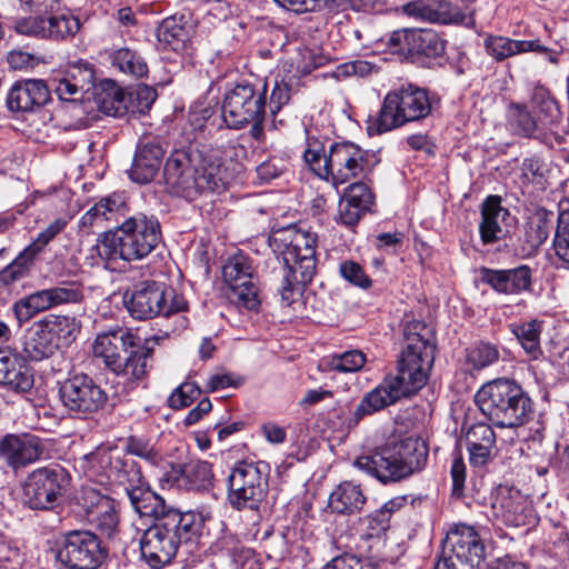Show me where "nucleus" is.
Segmentation results:
<instances>
[{
	"mask_svg": "<svg viewBox=\"0 0 569 569\" xmlns=\"http://www.w3.org/2000/svg\"><path fill=\"white\" fill-rule=\"evenodd\" d=\"M322 569H378L377 566L351 553H343L331 559Z\"/></svg>",
	"mask_w": 569,
	"mask_h": 569,
	"instance_id": "56",
	"label": "nucleus"
},
{
	"mask_svg": "<svg viewBox=\"0 0 569 569\" xmlns=\"http://www.w3.org/2000/svg\"><path fill=\"white\" fill-rule=\"evenodd\" d=\"M499 359V351L490 343H479L467 351L466 362L471 368L480 370Z\"/></svg>",
	"mask_w": 569,
	"mask_h": 569,
	"instance_id": "50",
	"label": "nucleus"
},
{
	"mask_svg": "<svg viewBox=\"0 0 569 569\" xmlns=\"http://www.w3.org/2000/svg\"><path fill=\"white\" fill-rule=\"evenodd\" d=\"M556 256L569 266V197L559 202L558 224L553 237Z\"/></svg>",
	"mask_w": 569,
	"mask_h": 569,
	"instance_id": "45",
	"label": "nucleus"
},
{
	"mask_svg": "<svg viewBox=\"0 0 569 569\" xmlns=\"http://www.w3.org/2000/svg\"><path fill=\"white\" fill-rule=\"evenodd\" d=\"M376 71V64L367 60H350L338 64L332 71V77L337 80H345L350 77H367Z\"/></svg>",
	"mask_w": 569,
	"mask_h": 569,
	"instance_id": "52",
	"label": "nucleus"
},
{
	"mask_svg": "<svg viewBox=\"0 0 569 569\" xmlns=\"http://www.w3.org/2000/svg\"><path fill=\"white\" fill-rule=\"evenodd\" d=\"M222 277L229 287L228 298L240 310H258L260 300L256 283L257 274L252 259L238 252L222 267Z\"/></svg>",
	"mask_w": 569,
	"mask_h": 569,
	"instance_id": "13",
	"label": "nucleus"
},
{
	"mask_svg": "<svg viewBox=\"0 0 569 569\" xmlns=\"http://www.w3.org/2000/svg\"><path fill=\"white\" fill-rule=\"evenodd\" d=\"M542 328L543 321L539 319H532L510 326L511 332L516 336L523 351L531 360H537L542 356V349L540 346Z\"/></svg>",
	"mask_w": 569,
	"mask_h": 569,
	"instance_id": "37",
	"label": "nucleus"
},
{
	"mask_svg": "<svg viewBox=\"0 0 569 569\" xmlns=\"http://www.w3.org/2000/svg\"><path fill=\"white\" fill-rule=\"evenodd\" d=\"M39 321L59 348L61 343L68 345L74 339V332L77 331L74 318L48 315Z\"/></svg>",
	"mask_w": 569,
	"mask_h": 569,
	"instance_id": "44",
	"label": "nucleus"
},
{
	"mask_svg": "<svg viewBox=\"0 0 569 569\" xmlns=\"http://www.w3.org/2000/svg\"><path fill=\"white\" fill-rule=\"evenodd\" d=\"M71 477L62 467H42L31 472L23 485V502L32 510L54 509L66 493Z\"/></svg>",
	"mask_w": 569,
	"mask_h": 569,
	"instance_id": "12",
	"label": "nucleus"
},
{
	"mask_svg": "<svg viewBox=\"0 0 569 569\" xmlns=\"http://www.w3.org/2000/svg\"><path fill=\"white\" fill-rule=\"evenodd\" d=\"M53 90L60 100L77 102L79 101L86 91H82L77 84L70 82L66 78L53 80Z\"/></svg>",
	"mask_w": 569,
	"mask_h": 569,
	"instance_id": "61",
	"label": "nucleus"
},
{
	"mask_svg": "<svg viewBox=\"0 0 569 569\" xmlns=\"http://www.w3.org/2000/svg\"><path fill=\"white\" fill-rule=\"evenodd\" d=\"M14 30L23 36L48 39L47 18L28 17L16 21Z\"/></svg>",
	"mask_w": 569,
	"mask_h": 569,
	"instance_id": "55",
	"label": "nucleus"
},
{
	"mask_svg": "<svg viewBox=\"0 0 569 569\" xmlns=\"http://www.w3.org/2000/svg\"><path fill=\"white\" fill-rule=\"evenodd\" d=\"M303 159L320 179L336 188L350 180H366L377 164L375 154L351 141L335 142L326 151L323 142L311 136L307 137Z\"/></svg>",
	"mask_w": 569,
	"mask_h": 569,
	"instance_id": "4",
	"label": "nucleus"
},
{
	"mask_svg": "<svg viewBox=\"0 0 569 569\" xmlns=\"http://www.w3.org/2000/svg\"><path fill=\"white\" fill-rule=\"evenodd\" d=\"M445 52V41L431 29H413L409 54L437 58Z\"/></svg>",
	"mask_w": 569,
	"mask_h": 569,
	"instance_id": "40",
	"label": "nucleus"
},
{
	"mask_svg": "<svg viewBox=\"0 0 569 569\" xmlns=\"http://www.w3.org/2000/svg\"><path fill=\"white\" fill-rule=\"evenodd\" d=\"M140 340L131 329L118 327L98 335L92 346L94 357L102 359L128 390L147 378V362L159 338L146 339L143 346L139 345Z\"/></svg>",
	"mask_w": 569,
	"mask_h": 569,
	"instance_id": "3",
	"label": "nucleus"
},
{
	"mask_svg": "<svg viewBox=\"0 0 569 569\" xmlns=\"http://www.w3.org/2000/svg\"><path fill=\"white\" fill-rule=\"evenodd\" d=\"M81 22L77 16L70 11L61 13H50L47 18L48 39L66 40L73 38L80 30Z\"/></svg>",
	"mask_w": 569,
	"mask_h": 569,
	"instance_id": "43",
	"label": "nucleus"
},
{
	"mask_svg": "<svg viewBox=\"0 0 569 569\" xmlns=\"http://www.w3.org/2000/svg\"><path fill=\"white\" fill-rule=\"evenodd\" d=\"M107 557L100 538L90 530L66 532L57 552V560L68 569H97Z\"/></svg>",
	"mask_w": 569,
	"mask_h": 569,
	"instance_id": "15",
	"label": "nucleus"
},
{
	"mask_svg": "<svg viewBox=\"0 0 569 569\" xmlns=\"http://www.w3.org/2000/svg\"><path fill=\"white\" fill-rule=\"evenodd\" d=\"M0 386L24 393L33 387V375L26 359L10 349H0Z\"/></svg>",
	"mask_w": 569,
	"mask_h": 569,
	"instance_id": "26",
	"label": "nucleus"
},
{
	"mask_svg": "<svg viewBox=\"0 0 569 569\" xmlns=\"http://www.w3.org/2000/svg\"><path fill=\"white\" fill-rule=\"evenodd\" d=\"M163 177L170 193L190 200L202 192H220L226 187L220 159L199 150H174L164 164Z\"/></svg>",
	"mask_w": 569,
	"mask_h": 569,
	"instance_id": "5",
	"label": "nucleus"
},
{
	"mask_svg": "<svg viewBox=\"0 0 569 569\" xmlns=\"http://www.w3.org/2000/svg\"><path fill=\"white\" fill-rule=\"evenodd\" d=\"M229 501L238 510L257 509L266 493V479L258 465H237L229 477Z\"/></svg>",
	"mask_w": 569,
	"mask_h": 569,
	"instance_id": "19",
	"label": "nucleus"
},
{
	"mask_svg": "<svg viewBox=\"0 0 569 569\" xmlns=\"http://www.w3.org/2000/svg\"><path fill=\"white\" fill-rule=\"evenodd\" d=\"M510 212L501 206V198L489 196L481 207L479 232L485 244L492 243L502 237V224L509 220Z\"/></svg>",
	"mask_w": 569,
	"mask_h": 569,
	"instance_id": "32",
	"label": "nucleus"
},
{
	"mask_svg": "<svg viewBox=\"0 0 569 569\" xmlns=\"http://www.w3.org/2000/svg\"><path fill=\"white\" fill-rule=\"evenodd\" d=\"M483 48L486 53L497 62L521 53L548 51L539 40H516L498 34H487L483 39Z\"/></svg>",
	"mask_w": 569,
	"mask_h": 569,
	"instance_id": "30",
	"label": "nucleus"
},
{
	"mask_svg": "<svg viewBox=\"0 0 569 569\" xmlns=\"http://www.w3.org/2000/svg\"><path fill=\"white\" fill-rule=\"evenodd\" d=\"M74 500L84 512L87 521L101 537L109 540L117 537L120 528L118 501L89 486H82Z\"/></svg>",
	"mask_w": 569,
	"mask_h": 569,
	"instance_id": "17",
	"label": "nucleus"
},
{
	"mask_svg": "<svg viewBox=\"0 0 569 569\" xmlns=\"http://www.w3.org/2000/svg\"><path fill=\"white\" fill-rule=\"evenodd\" d=\"M216 550L222 556L229 557L236 569H260V563L254 558L252 550L244 548L231 536H224L216 542Z\"/></svg>",
	"mask_w": 569,
	"mask_h": 569,
	"instance_id": "39",
	"label": "nucleus"
},
{
	"mask_svg": "<svg viewBox=\"0 0 569 569\" xmlns=\"http://www.w3.org/2000/svg\"><path fill=\"white\" fill-rule=\"evenodd\" d=\"M272 251L282 257V264L274 270L277 291L281 302L289 307L299 299L316 272V237L295 226L276 230L269 238Z\"/></svg>",
	"mask_w": 569,
	"mask_h": 569,
	"instance_id": "2",
	"label": "nucleus"
},
{
	"mask_svg": "<svg viewBox=\"0 0 569 569\" xmlns=\"http://www.w3.org/2000/svg\"><path fill=\"white\" fill-rule=\"evenodd\" d=\"M120 242V259L138 261L148 257L161 242L159 220L154 216L137 213L116 228Z\"/></svg>",
	"mask_w": 569,
	"mask_h": 569,
	"instance_id": "11",
	"label": "nucleus"
},
{
	"mask_svg": "<svg viewBox=\"0 0 569 569\" xmlns=\"http://www.w3.org/2000/svg\"><path fill=\"white\" fill-rule=\"evenodd\" d=\"M49 89L42 80L28 79L16 82L7 97L11 111H33L48 102Z\"/></svg>",
	"mask_w": 569,
	"mask_h": 569,
	"instance_id": "27",
	"label": "nucleus"
},
{
	"mask_svg": "<svg viewBox=\"0 0 569 569\" xmlns=\"http://www.w3.org/2000/svg\"><path fill=\"white\" fill-rule=\"evenodd\" d=\"M97 103L107 116L122 117L130 113V97L112 81L102 84L101 92L97 94Z\"/></svg>",
	"mask_w": 569,
	"mask_h": 569,
	"instance_id": "35",
	"label": "nucleus"
},
{
	"mask_svg": "<svg viewBox=\"0 0 569 569\" xmlns=\"http://www.w3.org/2000/svg\"><path fill=\"white\" fill-rule=\"evenodd\" d=\"M200 520L193 512L168 509L154 517V522L142 535V558L152 569L171 563L181 545L192 542L200 532Z\"/></svg>",
	"mask_w": 569,
	"mask_h": 569,
	"instance_id": "6",
	"label": "nucleus"
},
{
	"mask_svg": "<svg viewBox=\"0 0 569 569\" xmlns=\"http://www.w3.org/2000/svg\"><path fill=\"white\" fill-rule=\"evenodd\" d=\"M123 303L131 317L138 320L158 316L168 318L188 309L182 295L157 281L139 282L131 292L124 293Z\"/></svg>",
	"mask_w": 569,
	"mask_h": 569,
	"instance_id": "9",
	"label": "nucleus"
},
{
	"mask_svg": "<svg viewBox=\"0 0 569 569\" xmlns=\"http://www.w3.org/2000/svg\"><path fill=\"white\" fill-rule=\"evenodd\" d=\"M450 548L443 550L435 569H475L486 559V547L473 527L459 525L447 536Z\"/></svg>",
	"mask_w": 569,
	"mask_h": 569,
	"instance_id": "14",
	"label": "nucleus"
},
{
	"mask_svg": "<svg viewBox=\"0 0 569 569\" xmlns=\"http://www.w3.org/2000/svg\"><path fill=\"white\" fill-rule=\"evenodd\" d=\"M340 274L353 286L362 289L371 287V279L365 273L362 267L355 261H343L340 264Z\"/></svg>",
	"mask_w": 569,
	"mask_h": 569,
	"instance_id": "57",
	"label": "nucleus"
},
{
	"mask_svg": "<svg viewBox=\"0 0 569 569\" xmlns=\"http://www.w3.org/2000/svg\"><path fill=\"white\" fill-rule=\"evenodd\" d=\"M264 112L266 86L257 88L251 83L240 82L224 94L222 119L228 128H243Z\"/></svg>",
	"mask_w": 569,
	"mask_h": 569,
	"instance_id": "16",
	"label": "nucleus"
},
{
	"mask_svg": "<svg viewBox=\"0 0 569 569\" xmlns=\"http://www.w3.org/2000/svg\"><path fill=\"white\" fill-rule=\"evenodd\" d=\"M382 485L400 482L421 470L419 465H360Z\"/></svg>",
	"mask_w": 569,
	"mask_h": 569,
	"instance_id": "47",
	"label": "nucleus"
},
{
	"mask_svg": "<svg viewBox=\"0 0 569 569\" xmlns=\"http://www.w3.org/2000/svg\"><path fill=\"white\" fill-rule=\"evenodd\" d=\"M59 397L63 407L78 416L99 411L108 399L106 391L88 375H74L61 382Z\"/></svg>",
	"mask_w": 569,
	"mask_h": 569,
	"instance_id": "18",
	"label": "nucleus"
},
{
	"mask_svg": "<svg viewBox=\"0 0 569 569\" xmlns=\"http://www.w3.org/2000/svg\"><path fill=\"white\" fill-rule=\"evenodd\" d=\"M551 228L552 226L545 214L532 218L526 226L523 250L528 254L536 252L548 239Z\"/></svg>",
	"mask_w": 569,
	"mask_h": 569,
	"instance_id": "48",
	"label": "nucleus"
},
{
	"mask_svg": "<svg viewBox=\"0 0 569 569\" xmlns=\"http://www.w3.org/2000/svg\"><path fill=\"white\" fill-rule=\"evenodd\" d=\"M63 78L77 84L82 91H89L93 84L94 70L90 63L79 60L69 64Z\"/></svg>",
	"mask_w": 569,
	"mask_h": 569,
	"instance_id": "51",
	"label": "nucleus"
},
{
	"mask_svg": "<svg viewBox=\"0 0 569 569\" xmlns=\"http://www.w3.org/2000/svg\"><path fill=\"white\" fill-rule=\"evenodd\" d=\"M126 492L133 508L141 516L157 517L168 510L162 498L138 485L129 488Z\"/></svg>",
	"mask_w": 569,
	"mask_h": 569,
	"instance_id": "42",
	"label": "nucleus"
},
{
	"mask_svg": "<svg viewBox=\"0 0 569 569\" xmlns=\"http://www.w3.org/2000/svg\"><path fill=\"white\" fill-rule=\"evenodd\" d=\"M403 12L420 21L431 23H462L467 14L447 0H415L402 8Z\"/></svg>",
	"mask_w": 569,
	"mask_h": 569,
	"instance_id": "23",
	"label": "nucleus"
},
{
	"mask_svg": "<svg viewBox=\"0 0 569 569\" xmlns=\"http://www.w3.org/2000/svg\"><path fill=\"white\" fill-rule=\"evenodd\" d=\"M480 274L481 281L499 293L519 295L531 290L532 270L526 264L502 270L481 268Z\"/></svg>",
	"mask_w": 569,
	"mask_h": 569,
	"instance_id": "24",
	"label": "nucleus"
},
{
	"mask_svg": "<svg viewBox=\"0 0 569 569\" xmlns=\"http://www.w3.org/2000/svg\"><path fill=\"white\" fill-rule=\"evenodd\" d=\"M366 363V356L360 350H348L333 353L320 360L319 368L322 371H338L341 373L357 372Z\"/></svg>",
	"mask_w": 569,
	"mask_h": 569,
	"instance_id": "41",
	"label": "nucleus"
},
{
	"mask_svg": "<svg viewBox=\"0 0 569 569\" xmlns=\"http://www.w3.org/2000/svg\"><path fill=\"white\" fill-rule=\"evenodd\" d=\"M431 112V101L425 89L413 84L401 86L383 99L378 116L368 129L376 133L388 132L408 122L425 119Z\"/></svg>",
	"mask_w": 569,
	"mask_h": 569,
	"instance_id": "8",
	"label": "nucleus"
},
{
	"mask_svg": "<svg viewBox=\"0 0 569 569\" xmlns=\"http://www.w3.org/2000/svg\"><path fill=\"white\" fill-rule=\"evenodd\" d=\"M283 171V162L279 158H270L260 163L257 169V177L260 182L268 183L272 179L278 178Z\"/></svg>",
	"mask_w": 569,
	"mask_h": 569,
	"instance_id": "62",
	"label": "nucleus"
},
{
	"mask_svg": "<svg viewBox=\"0 0 569 569\" xmlns=\"http://www.w3.org/2000/svg\"><path fill=\"white\" fill-rule=\"evenodd\" d=\"M54 445L30 433L6 435L0 440V459L8 462H36L54 459Z\"/></svg>",
	"mask_w": 569,
	"mask_h": 569,
	"instance_id": "22",
	"label": "nucleus"
},
{
	"mask_svg": "<svg viewBox=\"0 0 569 569\" xmlns=\"http://www.w3.org/2000/svg\"><path fill=\"white\" fill-rule=\"evenodd\" d=\"M365 503L366 497L360 486L343 481L330 493L328 507L338 515H353L359 512Z\"/></svg>",
	"mask_w": 569,
	"mask_h": 569,
	"instance_id": "33",
	"label": "nucleus"
},
{
	"mask_svg": "<svg viewBox=\"0 0 569 569\" xmlns=\"http://www.w3.org/2000/svg\"><path fill=\"white\" fill-rule=\"evenodd\" d=\"M535 103L532 111L522 104L510 107L509 123L512 131L545 143L560 142L561 111L557 101L547 97Z\"/></svg>",
	"mask_w": 569,
	"mask_h": 569,
	"instance_id": "10",
	"label": "nucleus"
},
{
	"mask_svg": "<svg viewBox=\"0 0 569 569\" xmlns=\"http://www.w3.org/2000/svg\"><path fill=\"white\" fill-rule=\"evenodd\" d=\"M491 510L493 518L508 527L533 526L538 521L532 501L513 487L499 486L496 489Z\"/></svg>",
	"mask_w": 569,
	"mask_h": 569,
	"instance_id": "20",
	"label": "nucleus"
},
{
	"mask_svg": "<svg viewBox=\"0 0 569 569\" xmlns=\"http://www.w3.org/2000/svg\"><path fill=\"white\" fill-rule=\"evenodd\" d=\"M88 481L100 486H119L129 490L141 481L137 465H81Z\"/></svg>",
	"mask_w": 569,
	"mask_h": 569,
	"instance_id": "25",
	"label": "nucleus"
},
{
	"mask_svg": "<svg viewBox=\"0 0 569 569\" xmlns=\"http://www.w3.org/2000/svg\"><path fill=\"white\" fill-rule=\"evenodd\" d=\"M406 502V496L395 497L371 516L372 521L378 522L379 530H386L389 527L388 522L391 515L405 507Z\"/></svg>",
	"mask_w": 569,
	"mask_h": 569,
	"instance_id": "58",
	"label": "nucleus"
},
{
	"mask_svg": "<svg viewBox=\"0 0 569 569\" xmlns=\"http://www.w3.org/2000/svg\"><path fill=\"white\" fill-rule=\"evenodd\" d=\"M58 349L59 347L40 321L33 322L23 342V351L27 357L32 361H41L53 356Z\"/></svg>",
	"mask_w": 569,
	"mask_h": 569,
	"instance_id": "34",
	"label": "nucleus"
},
{
	"mask_svg": "<svg viewBox=\"0 0 569 569\" xmlns=\"http://www.w3.org/2000/svg\"><path fill=\"white\" fill-rule=\"evenodd\" d=\"M184 36L183 28L177 22L176 18H166L157 30L159 41L172 44L174 41H181Z\"/></svg>",
	"mask_w": 569,
	"mask_h": 569,
	"instance_id": "59",
	"label": "nucleus"
},
{
	"mask_svg": "<svg viewBox=\"0 0 569 569\" xmlns=\"http://www.w3.org/2000/svg\"><path fill=\"white\" fill-rule=\"evenodd\" d=\"M80 296V291L74 284L57 286L34 291L17 300L12 306V310L18 322L21 325L40 312L63 303L77 302Z\"/></svg>",
	"mask_w": 569,
	"mask_h": 569,
	"instance_id": "21",
	"label": "nucleus"
},
{
	"mask_svg": "<svg viewBox=\"0 0 569 569\" xmlns=\"http://www.w3.org/2000/svg\"><path fill=\"white\" fill-rule=\"evenodd\" d=\"M200 388L196 383L184 382L170 395L168 405L172 409L188 407L200 396Z\"/></svg>",
	"mask_w": 569,
	"mask_h": 569,
	"instance_id": "54",
	"label": "nucleus"
},
{
	"mask_svg": "<svg viewBox=\"0 0 569 569\" xmlns=\"http://www.w3.org/2000/svg\"><path fill=\"white\" fill-rule=\"evenodd\" d=\"M405 343L397 375L386 377L381 383L362 397L350 423L358 425L366 416L373 415L403 397H409L426 385L428 372L435 360L432 329L421 321L407 323Z\"/></svg>",
	"mask_w": 569,
	"mask_h": 569,
	"instance_id": "1",
	"label": "nucleus"
},
{
	"mask_svg": "<svg viewBox=\"0 0 569 569\" xmlns=\"http://www.w3.org/2000/svg\"><path fill=\"white\" fill-rule=\"evenodd\" d=\"M130 97V113H146L154 102L157 92L148 86H139L128 91Z\"/></svg>",
	"mask_w": 569,
	"mask_h": 569,
	"instance_id": "53",
	"label": "nucleus"
},
{
	"mask_svg": "<svg viewBox=\"0 0 569 569\" xmlns=\"http://www.w3.org/2000/svg\"><path fill=\"white\" fill-rule=\"evenodd\" d=\"M481 413L499 428L523 425L531 413L530 398L513 380L496 379L483 385L475 395Z\"/></svg>",
	"mask_w": 569,
	"mask_h": 569,
	"instance_id": "7",
	"label": "nucleus"
},
{
	"mask_svg": "<svg viewBox=\"0 0 569 569\" xmlns=\"http://www.w3.org/2000/svg\"><path fill=\"white\" fill-rule=\"evenodd\" d=\"M467 445H473L477 442L495 443V432L487 423H478L470 427L466 435Z\"/></svg>",
	"mask_w": 569,
	"mask_h": 569,
	"instance_id": "63",
	"label": "nucleus"
},
{
	"mask_svg": "<svg viewBox=\"0 0 569 569\" xmlns=\"http://www.w3.org/2000/svg\"><path fill=\"white\" fill-rule=\"evenodd\" d=\"M123 204V198L119 194L103 198L81 217L80 223L83 228H103L104 222L116 219Z\"/></svg>",
	"mask_w": 569,
	"mask_h": 569,
	"instance_id": "36",
	"label": "nucleus"
},
{
	"mask_svg": "<svg viewBox=\"0 0 569 569\" xmlns=\"http://www.w3.org/2000/svg\"><path fill=\"white\" fill-rule=\"evenodd\" d=\"M342 196L365 213L371 210L375 202V196L365 180L350 183Z\"/></svg>",
	"mask_w": 569,
	"mask_h": 569,
	"instance_id": "49",
	"label": "nucleus"
},
{
	"mask_svg": "<svg viewBox=\"0 0 569 569\" xmlns=\"http://www.w3.org/2000/svg\"><path fill=\"white\" fill-rule=\"evenodd\" d=\"M164 481L183 490H206L212 485L210 465H169Z\"/></svg>",
	"mask_w": 569,
	"mask_h": 569,
	"instance_id": "29",
	"label": "nucleus"
},
{
	"mask_svg": "<svg viewBox=\"0 0 569 569\" xmlns=\"http://www.w3.org/2000/svg\"><path fill=\"white\" fill-rule=\"evenodd\" d=\"M382 462H426L429 449L425 440L409 437L402 440H390L379 449Z\"/></svg>",
	"mask_w": 569,
	"mask_h": 569,
	"instance_id": "31",
	"label": "nucleus"
},
{
	"mask_svg": "<svg viewBox=\"0 0 569 569\" xmlns=\"http://www.w3.org/2000/svg\"><path fill=\"white\" fill-rule=\"evenodd\" d=\"M163 154L164 151L158 142H140L129 171L130 179L141 184L152 181L161 168Z\"/></svg>",
	"mask_w": 569,
	"mask_h": 569,
	"instance_id": "28",
	"label": "nucleus"
},
{
	"mask_svg": "<svg viewBox=\"0 0 569 569\" xmlns=\"http://www.w3.org/2000/svg\"><path fill=\"white\" fill-rule=\"evenodd\" d=\"M120 242L117 231L104 232L102 238L92 246L87 256L89 266L108 267L113 261L120 259Z\"/></svg>",
	"mask_w": 569,
	"mask_h": 569,
	"instance_id": "38",
	"label": "nucleus"
},
{
	"mask_svg": "<svg viewBox=\"0 0 569 569\" xmlns=\"http://www.w3.org/2000/svg\"><path fill=\"white\" fill-rule=\"evenodd\" d=\"M290 100V88L283 81H276L274 87L271 91L269 109L270 112L276 116L281 108L287 104Z\"/></svg>",
	"mask_w": 569,
	"mask_h": 569,
	"instance_id": "64",
	"label": "nucleus"
},
{
	"mask_svg": "<svg viewBox=\"0 0 569 569\" xmlns=\"http://www.w3.org/2000/svg\"><path fill=\"white\" fill-rule=\"evenodd\" d=\"M111 64L124 74L141 78L148 73V66L144 59L134 50L121 48L110 56Z\"/></svg>",
	"mask_w": 569,
	"mask_h": 569,
	"instance_id": "46",
	"label": "nucleus"
},
{
	"mask_svg": "<svg viewBox=\"0 0 569 569\" xmlns=\"http://www.w3.org/2000/svg\"><path fill=\"white\" fill-rule=\"evenodd\" d=\"M365 214L353 203L341 196L338 208V221L347 227L356 226Z\"/></svg>",
	"mask_w": 569,
	"mask_h": 569,
	"instance_id": "60",
	"label": "nucleus"
}]
</instances>
